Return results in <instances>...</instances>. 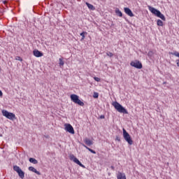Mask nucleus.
Instances as JSON below:
<instances>
[{
	"label": "nucleus",
	"mask_w": 179,
	"mask_h": 179,
	"mask_svg": "<svg viewBox=\"0 0 179 179\" xmlns=\"http://www.w3.org/2000/svg\"><path fill=\"white\" fill-rule=\"evenodd\" d=\"M69 157L70 160H73V162H74V163H76V164H78L80 167H83V169H85V165H83L82 162H80V161H79V159H78V158H76V157L73 155V154L70 155Z\"/></svg>",
	"instance_id": "7"
},
{
	"label": "nucleus",
	"mask_w": 179,
	"mask_h": 179,
	"mask_svg": "<svg viewBox=\"0 0 179 179\" xmlns=\"http://www.w3.org/2000/svg\"><path fill=\"white\" fill-rule=\"evenodd\" d=\"M87 150H89V152H91V153H93V155H96V151L93 150L91 148H87Z\"/></svg>",
	"instance_id": "24"
},
{
	"label": "nucleus",
	"mask_w": 179,
	"mask_h": 179,
	"mask_svg": "<svg viewBox=\"0 0 179 179\" xmlns=\"http://www.w3.org/2000/svg\"><path fill=\"white\" fill-rule=\"evenodd\" d=\"M99 118L101 120H104L106 118V117L104 116V115H101L99 116Z\"/></svg>",
	"instance_id": "29"
},
{
	"label": "nucleus",
	"mask_w": 179,
	"mask_h": 179,
	"mask_svg": "<svg viewBox=\"0 0 179 179\" xmlns=\"http://www.w3.org/2000/svg\"><path fill=\"white\" fill-rule=\"evenodd\" d=\"M110 169H111V170H113V171L115 170V167H114V166H111Z\"/></svg>",
	"instance_id": "30"
},
{
	"label": "nucleus",
	"mask_w": 179,
	"mask_h": 179,
	"mask_svg": "<svg viewBox=\"0 0 179 179\" xmlns=\"http://www.w3.org/2000/svg\"><path fill=\"white\" fill-rule=\"evenodd\" d=\"M16 59H17V61H20L21 62H22V61H23V59H22V57H19V56H17V57H16Z\"/></svg>",
	"instance_id": "26"
},
{
	"label": "nucleus",
	"mask_w": 179,
	"mask_h": 179,
	"mask_svg": "<svg viewBox=\"0 0 179 179\" xmlns=\"http://www.w3.org/2000/svg\"><path fill=\"white\" fill-rule=\"evenodd\" d=\"M157 26H163V21H162L161 20H158L157 21Z\"/></svg>",
	"instance_id": "21"
},
{
	"label": "nucleus",
	"mask_w": 179,
	"mask_h": 179,
	"mask_svg": "<svg viewBox=\"0 0 179 179\" xmlns=\"http://www.w3.org/2000/svg\"><path fill=\"white\" fill-rule=\"evenodd\" d=\"M64 127V129L66 132H69V134H71L72 135L75 134V129H73V127H72L71 124H65Z\"/></svg>",
	"instance_id": "9"
},
{
	"label": "nucleus",
	"mask_w": 179,
	"mask_h": 179,
	"mask_svg": "<svg viewBox=\"0 0 179 179\" xmlns=\"http://www.w3.org/2000/svg\"><path fill=\"white\" fill-rule=\"evenodd\" d=\"M117 179H127V176L125 175L124 173L122 172H118L117 173Z\"/></svg>",
	"instance_id": "12"
},
{
	"label": "nucleus",
	"mask_w": 179,
	"mask_h": 179,
	"mask_svg": "<svg viewBox=\"0 0 179 179\" xmlns=\"http://www.w3.org/2000/svg\"><path fill=\"white\" fill-rule=\"evenodd\" d=\"M115 141H117L118 142H121V138L118 136H117Z\"/></svg>",
	"instance_id": "27"
},
{
	"label": "nucleus",
	"mask_w": 179,
	"mask_h": 179,
	"mask_svg": "<svg viewBox=\"0 0 179 179\" xmlns=\"http://www.w3.org/2000/svg\"><path fill=\"white\" fill-rule=\"evenodd\" d=\"M33 54L36 58H40V57H43V52H40L38 50H34Z\"/></svg>",
	"instance_id": "11"
},
{
	"label": "nucleus",
	"mask_w": 179,
	"mask_h": 179,
	"mask_svg": "<svg viewBox=\"0 0 179 179\" xmlns=\"http://www.w3.org/2000/svg\"><path fill=\"white\" fill-rule=\"evenodd\" d=\"M83 146H84V148H85V149H87V148H89L87 145H85V144H83Z\"/></svg>",
	"instance_id": "33"
},
{
	"label": "nucleus",
	"mask_w": 179,
	"mask_h": 179,
	"mask_svg": "<svg viewBox=\"0 0 179 179\" xmlns=\"http://www.w3.org/2000/svg\"><path fill=\"white\" fill-rule=\"evenodd\" d=\"M94 79L96 80V82H100V78L97 77H94Z\"/></svg>",
	"instance_id": "28"
},
{
	"label": "nucleus",
	"mask_w": 179,
	"mask_h": 179,
	"mask_svg": "<svg viewBox=\"0 0 179 179\" xmlns=\"http://www.w3.org/2000/svg\"><path fill=\"white\" fill-rule=\"evenodd\" d=\"M14 171H16L17 173L20 178L22 179L24 178V172L22 171V169L20 167L17 166V165H15L13 166Z\"/></svg>",
	"instance_id": "6"
},
{
	"label": "nucleus",
	"mask_w": 179,
	"mask_h": 179,
	"mask_svg": "<svg viewBox=\"0 0 179 179\" xmlns=\"http://www.w3.org/2000/svg\"><path fill=\"white\" fill-rule=\"evenodd\" d=\"M85 145H87V146H92V145H93V141H92L89 138H85Z\"/></svg>",
	"instance_id": "15"
},
{
	"label": "nucleus",
	"mask_w": 179,
	"mask_h": 179,
	"mask_svg": "<svg viewBox=\"0 0 179 179\" xmlns=\"http://www.w3.org/2000/svg\"><path fill=\"white\" fill-rule=\"evenodd\" d=\"M124 10L126 15H128V16H130V17H134V13H132V10L129 9V8L125 7L124 8Z\"/></svg>",
	"instance_id": "10"
},
{
	"label": "nucleus",
	"mask_w": 179,
	"mask_h": 179,
	"mask_svg": "<svg viewBox=\"0 0 179 179\" xmlns=\"http://www.w3.org/2000/svg\"><path fill=\"white\" fill-rule=\"evenodd\" d=\"M123 138L127 143L129 145H134V141H132V138H131V135L128 132H127V130L125 129H123Z\"/></svg>",
	"instance_id": "4"
},
{
	"label": "nucleus",
	"mask_w": 179,
	"mask_h": 179,
	"mask_svg": "<svg viewBox=\"0 0 179 179\" xmlns=\"http://www.w3.org/2000/svg\"><path fill=\"white\" fill-rule=\"evenodd\" d=\"M3 3L6 4V3H8V1H3Z\"/></svg>",
	"instance_id": "31"
},
{
	"label": "nucleus",
	"mask_w": 179,
	"mask_h": 179,
	"mask_svg": "<svg viewBox=\"0 0 179 179\" xmlns=\"http://www.w3.org/2000/svg\"><path fill=\"white\" fill-rule=\"evenodd\" d=\"M71 100V101H73V103H75L76 104H78V106H80L81 107H83V106H85V103H83V101H80V99H79V96L73 94L70 96Z\"/></svg>",
	"instance_id": "2"
},
{
	"label": "nucleus",
	"mask_w": 179,
	"mask_h": 179,
	"mask_svg": "<svg viewBox=\"0 0 179 179\" xmlns=\"http://www.w3.org/2000/svg\"><path fill=\"white\" fill-rule=\"evenodd\" d=\"M59 66H64L65 63L64 62V60L62 59V58H59Z\"/></svg>",
	"instance_id": "18"
},
{
	"label": "nucleus",
	"mask_w": 179,
	"mask_h": 179,
	"mask_svg": "<svg viewBox=\"0 0 179 179\" xmlns=\"http://www.w3.org/2000/svg\"><path fill=\"white\" fill-rule=\"evenodd\" d=\"M148 9L151 12V13L157 16V17H159L160 19H162V20H164V22H166V17H164V15H163L162 12H160V10L150 6H148Z\"/></svg>",
	"instance_id": "1"
},
{
	"label": "nucleus",
	"mask_w": 179,
	"mask_h": 179,
	"mask_svg": "<svg viewBox=\"0 0 179 179\" xmlns=\"http://www.w3.org/2000/svg\"><path fill=\"white\" fill-rule=\"evenodd\" d=\"M85 34H87V32L83 31L80 34V36H81V40H85Z\"/></svg>",
	"instance_id": "19"
},
{
	"label": "nucleus",
	"mask_w": 179,
	"mask_h": 179,
	"mask_svg": "<svg viewBox=\"0 0 179 179\" xmlns=\"http://www.w3.org/2000/svg\"><path fill=\"white\" fill-rule=\"evenodd\" d=\"M85 4L87 5V8L90 9V10H95L96 8L92 4H90L88 2H86Z\"/></svg>",
	"instance_id": "14"
},
{
	"label": "nucleus",
	"mask_w": 179,
	"mask_h": 179,
	"mask_svg": "<svg viewBox=\"0 0 179 179\" xmlns=\"http://www.w3.org/2000/svg\"><path fill=\"white\" fill-rule=\"evenodd\" d=\"M115 12L117 16H120V17H122V12L120 10V8H116Z\"/></svg>",
	"instance_id": "16"
},
{
	"label": "nucleus",
	"mask_w": 179,
	"mask_h": 179,
	"mask_svg": "<svg viewBox=\"0 0 179 179\" xmlns=\"http://www.w3.org/2000/svg\"><path fill=\"white\" fill-rule=\"evenodd\" d=\"M130 65L131 66H134V68H136V69H142L143 68L142 63L139 60L131 62Z\"/></svg>",
	"instance_id": "8"
},
{
	"label": "nucleus",
	"mask_w": 179,
	"mask_h": 179,
	"mask_svg": "<svg viewBox=\"0 0 179 179\" xmlns=\"http://www.w3.org/2000/svg\"><path fill=\"white\" fill-rule=\"evenodd\" d=\"M93 97L94 99H99V94L97 92H94Z\"/></svg>",
	"instance_id": "23"
},
{
	"label": "nucleus",
	"mask_w": 179,
	"mask_h": 179,
	"mask_svg": "<svg viewBox=\"0 0 179 179\" xmlns=\"http://www.w3.org/2000/svg\"><path fill=\"white\" fill-rule=\"evenodd\" d=\"M29 171H32L33 173H35L36 174H37L38 176H40L41 173H40V171H37V169H36V168L33 167V166H29Z\"/></svg>",
	"instance_id": "13"
},
{
	"label": "nucleus",
	"mask_w": 179,
	"mask_h": 179,
	"mask_svg": "<svg viewBox=\"0 0 179 179\" xmlns=\"http://www.w3.org/2000/svg\"><path fill=\"white\" fill-rule=\"evenodd\" d=\"M113 106L115 107V110L118 111V113H122V114H128V110L124 108L120 103L118 102H115L113 103Z\"/></svg>",
	"instance_id": "3"
},
{
	"label": "nucleus",
	"mask_w": 179,
	"mask_h": 179,
	"mask_svg": "<svg viewBox=\"0 0 179 179\" xmlns=\"http://www.w3.org/2000/svg\"><path fill=\"white\" fill-rule=\"evenodd\" d=\"M30 163H33V164H37L38 163V161L34 158H29Z\"/></svg>",
	"instance_id": "17"
},
{
	"label": "nucleus",
	"mask_w": 179,
	"mask_h": 179,
	"mask_svg": "<svg viewBox=\"0 0 179 179\" xmlns=\"http://www.w3.org/2000/svg\"><path fill=\"white\" fill-rule=\"evenodd\" d=\"M171 55H175V57H178L179 58V52L177 51H175L173 52H171Z\"/></svg>",
	"instance_id": "20"
},
{
	"label": "nucleus",
	"mask_w": 179,
	"mask_h": 179,
	"mask_svg": "<svg viewBox=\"0 0 179 179\" xmlns=\"http://www.w3.org/2000/svg\"><path fill=\"white\" fill-rule=\"evenodd\" d=\"M148 57H152L153 56V51H149L148 53Z\"/></svg>",
	"instance_id": "25"
},
{
	"label": "nucleus",
	"mask_w": 179,
	"mask_h": 179,
	"mask_svg": "<svg viewBox=\"0 0 179 179\" xmlns=\"http://www.w3.org/2000/svg\"><path fill=\"white\" fill-rule=\"evenodd\" d=\"M3 93L2 91L0 90V96H2Z\"/></svg>",
	"instance_id": "34"
},
{
	"label": "nucleus",
	"mask_w": 179,
	"mask_h": 179,
	"mask_svg": "<svg viewBox=\"0 0 179 179\" xmlns=\"http://www.w3.org/2000/svg\"><path fill=\"white\" fill-rule=\"evenodd\" d=\"M106 55L108 57H110V58H111L112 57H113L114 54H113V52H106Z\"/></svg>",
	"instance_id": "22"
},
{
	"label": "nucleus",
	"mask_w": 179,
	"mask_h": 179,
	"mask_svg": "<svg viewBox=\"0 0 179 179\" xmlns=\"http://www.w3.org/2000/svg\"><path fill=\"white\" fill-rule=\"evenodd\" d=\"M83 146H84V148H85V149H87V148H89L87 145H85V144H83Z\"/></svg>",
	"instance_id": "32"
},
{
	"label": "nucleus",
	"mask_w": 179,
	"mask_h": 179,
	"mask_svg": "<svg viewBox=\"0 0 179 179\" xmlns=\"http://www.w3.org/2000/svg\"><path fill=\"white\" fill-rule=\"evenodd\" d=\"M2 114L3 117H6V118H8V120H11V121H13V120L16 118V115H15V113L8 112V110H3Z\"/></svg>",
	"instance_id": "5"
}]
</instances>
